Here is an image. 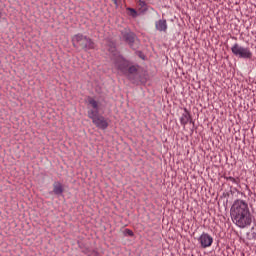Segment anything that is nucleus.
Wrapping results in <instances>:
<instances>
[{
	"label": "nucleus",
	"instance_id": "nucleus-14",
	"mask_svg": "<svg viewBox=\"0 0 256 256\" xmlns=\"http://www.w3.org/2000/svg\"><path fill=\"white\" fill-rule=\"evenodd\" d=\"M224 179H226V181H231V182L234 183L235 185H239V183H240V181H241V180L239 179V177L233 178V177H231V176H229V177L225 176Z\"/></svg>",
	"mask_w": 256,
	"mask_h": 256
},
{
	"label": "nucleus",
	"instance_id": "nucleus-7",
	"mask_svg": "<svg viewBox=\"0 0 256 256\" xmlns=\"http://www.w3.org/2000/svg\"><path fill=\"white\" fill-rule=\"evenodd\" d=\"M198 241L202 249H207V247H211V245H213V237H211V235L205 232H203L202 235H200Z\"/></svg>",
	"mask_w": 256,
	"mask_h": 256
},
{
	"label": "nucleus",
	"instance_id": "nucleus-19",
	"mask_svg": "<svg viewBox=\"0 0 256 256\" xmlns=\"http://www.w3.org/2000/svg\"><path fill=\"white\" fill-rule=\"evenodd\" d=\"M248 239H254L255 240L256 239V232H253L252 233V238H248Z\"/></svg>",
	"mask_w": 256,
	"mask_h": 256
},
{
	"label": "nucleus",
	"instance_id": "nucleus-3",
	"mask_svg": "<svg viewBox=\"0 0 256 256\" xmlns=\"http://www.w3.org/2000/svg\"><path fill=\"white\" fill-rule=\"evenodd\" d=\"M72 43L75 49H79V47H81L83 51H91V49H95V42L81 33L73 36Z\"/></svg>",
	"mask_w": 256,
	"mask_h": 256
},
{
	"label": "nucleus",
	"instance_id": "nucleus-4",
	"mask_svg": "<svg viewBox=\"0 0 256 256\" xmlns=\"http://www.w3.org/2000/svg\"><path fill=\"white\" fill-rule=\"evenodd\" d=\"M231 51L233 53V56L238 57V59H253V52L251 51V48L243 47L239 45V43H235L231 47Z\"/></svg>",
	"mask_w": 256,
	"mask_h": 256
},
{
	"label": "nucleus",
	"instance_id": "nucleus-18",
	"mask_svg": "<svg viewBox=\"0 0 256 256\" xmlns=\"http://www.w3.org/2000/svg\"><path fill=\"white\" fill-rule=\"evenodd\" d=\"M112 1H113L114 5H115L116 7H119V3H118L117 0H112Z\"/></svg>",
	"mask_w": 256,
	"mask_h": 256
},
{
	"label": "nucleus",
	"instance_id": "nucleus-11",
	"mask_svg": "<svg viewBox=\"0 0 256 256\" xmlns=\"http://www.w3.org/2000/svg\"><path fill=\"white\" fill-rule=\"evenodd\" d=\"M88 103L93 108L89 111H97V113H99V103L95 99H93L92 97H88Z\"/></svg>",
	"mask_w": 256,
	"mask_h": 256
},
{
	"label": "nucleus",
	"instance_id": "nucleus-12",
	"mask_svg": "<svg viewBox=\"0 0 256 256\" xmlns=\"http://www.w3.org/2000/svg\"><path fill=\"white\" fill-rule=\"evenodd\" d=\"M138 5L142 9V13H147V11H149V7L147 6V2H145L144 0H139Z\"/></svg>",
	"mask_w": 256,
	"mask_h": 256
},
{
	"label": "nucleus",
	"instance_id": "nucleus-20",
	"mask_svg": "<svg viewBox=\"0 0 256 256\" xmlns=\"http://www.w3.org/2000/svg\"><path fill=\"white\" fill-rule=\"evenodd\" d=\"M140 57H141L142 59H145V55H140Z\"/></svg>",
	"mask_w": 256,
	"mask_h": 256
},
{
	"label": "nucleus",
	"instance_id": "nucleus-8",
	"mask_svg": "<svg viewBox=\"0 0 256 256\" xmlns=\"http://www.w3.org/2000/svg\"><path fill=\"white\" fill-rule=\"evenodd\" d=\"M155 29L160 33H167V20L160 19L155 22Z\"/></svg>",
	"mask_w": 256,
	"mask_h": 256
},
{
	"label": "nucleus",
	"instance_id": "nucleus-10",
	"mask_svg": "<svg viewBox=\"0 0 256 256\" xmlns=\"http://www.w3.org/2000/svg\"><path fill=\"white\" fill-rule=\"evenodd\" d=\"M190 119H191V112H189V110H187V108H184V113L180 117L181 125H183V127H185V125H187V123H189Z\"/></svg>",
	"mask_w": 256,
	"mask_h": 256
},
{
	"label": "nucleus",
	"instance_id": "nucleus-15",
	"mask_svg": "<svg viewBox=\"0 0 256 256\" xmlns=\"http://www.w3.org/2000/svg\"><path fill=\"white\" fill-rule=\"evenodd\" d=\"M124 235H126L128 237H133L135 235V233H133L131 229H125Z\"/></svg>",
	"mask_w": 256,
	"mask_h": 256
},
{
	"label": "nucleus",
	"instance_id": "nucleus-16",
	"mask_svg": "<svg viewBox=\"0 0 256 256\" xmlns=\"http://www.w3.org/2000/svg\"><path fill=\"white\" fill-rule=\"evenodd\" d=\"M128 11H130L133 17H137V10H135L134 8H128Z\"/></svg>",
	"mask_w": 256,
	"mask_h": 256
},
{
	"label": "nucleus",
	"instance_id": "nucleus-1",
	"mask_svg": "<svg viewBox=\"0 0 256 256\" xmlns=\"http://www.w3.org/2000/svg\"><path fill=\"white\" fill-rule=\"evenodd\" d=\"M111 61L114 63L115 69L127 77L134 85L147 82V79L141 73V67L137 64H133V62L127 60L123 55L111 57Z\"/></svg>",
	"mask_w": 256,
	"mask_h": 256
},
{
	"label": "nucleus",
	"instance_id": "nucleus-17",
	"mask_svg": "<svg viewBox=\"0 0 256 256\" xmlns=\"http://www.w3.org/2000/svg\"><path fill=\"white\" fill-rule=\"evenodd\" d=\"M188 123H191L193 126H195V121H193L192 116H190V119L188 120Z\"/></svg>",
	"mask_w": 256,
	"mask_h": 256
},
{
	"label": "nucleus",
	"instance_id": "nucleus-6",
	"mask_svg": "<svg viewBox=\"0 0 256 256\" xmlns=\"http://www.w3.org/2000/svg\"><path fill=\"white\" fill-rule=\"evenodd\" d=\"M122 41L129 45L130 49H135V41H137V34L132 32L129 28H124L120 31Z\"/></svg>",
	"mask_w": 256,
	"mask_h": 256
},
{
	"label": "nucleus",
	"instance_id": "nucleus-13",
	"mask_svg": "<svg viewBox=\"0 0 256 256\" xmlns=\"http://www.w3.org/2000/svg\"><path fill=\"white\" fill-rule=\"evenodd\" d=\"M108 51H109V53L112 54V57L121 56V54H119V52H117V48L115 46H110Z\"/></svg>",
	"mask_w": 256,
	"mask_h": 256
},
{
	"label": "nucleus",
	"instance_id": "nucleus-5",
	"mask_svg": "<svg viewBox=\"0 0 256 256\" xmlns=\"http://www.w3.org/2000/svg\"><path fill=\"white\" fill-rule=\"evenodd\" d=\"M88 117L89 119H92V123H94L98 129H102V131H105V129L109 127L107 120L103 117V115H99V112L97 111H88Z\"/></svg>",
	"mask_w": 256,
	"mask_h": 256
},
{
	"label": "nucleus",
	"instance_id": "nucleus-2",
	"mask_svg": "<svg viewBox=\"0 0 256 256\" xmlns=\"http://www.w3.org/2000/svg\"><path fill=\"white\" fill-rule=\"evenodd\" d=\"M230 217L237 227L245 229L253 223V215L249 210V204L244 200L237 199L231 206Z\"/></svg>",
	"mask_w": 256,
	"mask_h": 256
},
{
	"label": "nucleus",
	"instance_id": "nucleus-21",
	"mask_svg": "<svg viewBox=\"0 0 256 256\" xmlns=\"http://www.w3.org/2000/svg\"><path fill=\"white\" fill-rule=\"evenodd\" d=\"M140 57H141L142 59H145V55H140Z\"/></svg>",
	"mask_w": 256,
	"mask_h": 256
},
{
	"label": "nucleus",
	"instance_id": "nucleus-9",
	"mask_svg": "<svg viewBox=\"0 0 256 256\" xmlns=\"http://www.w3.org/2000/svg\"><path fill=\"white\" fill-rule=\"evenodd\" d=\"M65 191V189L63 188V184H61V182L56 181L53 183V193L54 195H57L58 197L60 195H63V192Z\"/></svg>",
	"mask_w": 256,
	"mask_h": 256
}]
</instances>
